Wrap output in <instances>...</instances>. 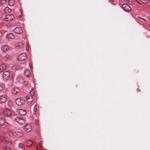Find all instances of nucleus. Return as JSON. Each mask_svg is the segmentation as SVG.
<instances>
[{
    "instance_id": "26",
    "label": "nucleus",
    "mask_w": 150,
    "mask_h": 150,
    "mask_svg": "<svg viewBox=\"0 0 150 150\" xmlns=\"http://www.w3.org/2000/svg\"><path fill=\"white\" fill-rule=\"evenodd\" d=\"M4 12L6 13H8L11 12V9L8 7H6L4 10Z\"/></svg>"
},
{
    "instance_id": "6",
    "label": "nucleus",
    "mask_w": 150,
    "mask_h": 150,
    "mask_svg": "<svg viewBox=\"0 0 150 150\" xmlns=\"http://www.w3.org/2000/svg\"><path fill=\"white\" fill-rule=\"evenodd\" d=\"M10 74L8 71H5L3 74V78L5 79H7L9 78Z\"/></svg>"
},
{
    "instance_id": "20",
    "label": "nucleus",
    "mask_w": 150,
    "mask_h": 150,
    "mask_svg": "<svg viewBox=\"0 0 150 150\" xmlns=\"http://www.w3.org/2000/svg\"><path fill=\"white\" fill-rule=\"evenodd\" d=\"M15 134L18 137H22L23 135V133L20 131H16L15 132Z\"/></svg>"
},
{
    "instance_id": "44",
    "label": "nucleus",
    "mask_w": 150,
    "mask_h": 150,
    "mask_svg": "<svg viewBox=\"0 0 150 150\" xmlns=\"http://www.w3.org/2000/svg\"><path fill=\"white\" fill-rule=\"evenodd\" d=\"M2 35V34L1 32L0 31V37H1Z\"/></svg>"
},
{
    "instance_id": "23",
    "label": "nucleus",
    "mask_w": 150,
    "mask_h": 150,
    "mask_svg": "<svg viewBox=\"0 0 150 150\" xmlns=\"http://www.w3.org/2000/svg\"><path fill=\"white\" fill-rule=\"evenodd\" d=\"M33 144V142L31 140H29L27 141L26 142V145L27 146H31Z\"/></svg>"
},
{
    "instance_id": "47",
    "label": "nucleus",
    "mask_w": 150,
    "mask_h": 150,
    "mask_svg": "<svg viewBox=\"0 0 150 150\" xmlns=\"http://www.w3.org/2000/svg\"><path fill=\"white\" fill-rule=\"evenodd\" d=\"M21 15H22V11H21Z\"/></svg>"
},
{
    "instance_id": "9",
    "label": "nucleus",
    "mask_w": 150,
    "mask_h": 150,
    "mask_svg": "<svg viewBox=\"0 0 150 150\" xmlns=\"http://www.w3.org/2000/svg\"><path fill=\"white\" fill-rule=\"evenodd\" d=\"M24 129L27 132H29L32 129V127L31 125L27 124L25 125L24 127Z\"/></svg>"
},
{
    "instance_id": "13",
    "label": "nucleus",
    "mask_w": 150,
    "mask_h": 150,
    "mask_svg": "<svg viewBox=\"0 0 150 150\" xmlns=\"http://www.w3.org/2000/svg\"><path fill=\"white\" fill-rule=\"evenodd\" d=\"M6 97L5 95H1L0 96V103H4L6 100Z\"/></svg>"
},
{
    "instance_id": "21",
    "label": "nucleus",
    "mask_w": 150,
    "mask_h": 150,
    "mask_svg": "<svg viewBox=\"0 0 150 150\" xmlns=\"http://www.w3.org/2000/svg\"><path fill=\"white\" fill-rule=\"evenodd\" d=\"M137 18L138 20H139V21L144 22L145 23H146L147 22V20L143 18H142L139 16H138Z\"/></svg>"
},
{
    "instance_id": "28",
    "label": "nucleus",
    "mask_w": 150,
    "mask_h": 150,
    "mask_svg": "<svg viewBox=\"0 0 150 150\" xmlns=\"http://www.w3.org/2000/svg\"><path fill=\"white\" fill-rule=\"evenodd\" d=\"M37 110V105L36 104L34 106L33 110V114L34 115H35L36 114V112Z\"/></svg>"
},
{
    "instance_id": "22",
    "label": "nucleus",
    "mask_w": 150,
    "mask_h": 150,
    "mask_svg": "<svg viewBox=\"0 0 150 150\" xmlns=\"http://www.w3.org/2000/svg\"><path fill=\"white\" fill-rule=\"evenodd\" d=\"M5 121L4 118H0V125L3 126L5 124Z\"/></svg>"
},
{
    "instance_id": "2",
    "label": "nucleus",
    "mask_w": 150,
    "mask_h": 150,
    "mask_svg": "<svg viewBox=\"0 0 150 150\" xmlns=\"http://www.w3.org/2000/svg\"><path fill=\"white\" fill-rule=\"evenodd\" d=\"M0 140L3 142L7 143L8 144H11L9 139L5 138L3 136H0Z\"/></svg>"
},
{
    "instance_id": "33",
    "label": "nucleus",
    "mask_w": 150,
    "mask_h": 150,
    "mask_svg": "<svg viewBox=\"0 0 150 150\" xmlns=\"http://www.w3.org/2000/svg\"><path fill=\"white\" fill-rule=\"evenodd\" d=\"M6 0H1L0 3L1 4H4L6 3Z\"/></svg>"
},
{
    "instance_id": "29",
    "label": "nucleus",
    "mask_w": 150,
    "mask_h": 150,
    "mask_svg": "<svg viewBox=\"0 0 150 150\" xmlns=\"http://www.w3.org/2000/svg\"><path fill=\"white\" fill-rule=\"evenodd\" d=\"M126 1L127 3L129 4H133L134 2V0H126Z\"/></svg>"
},
{
    "instance_id": "41",
    "label": "nucleus",
    "mask_w": 150,
    "mask_h": 150,
    "mask_svg": "<svg viewBox=\"0 0 150 150\" xmlns=\"http://www.w3.org/2000/svg\"><path fill=\"white\" fill-rule=\"evenodd\" d=\"M39 144L40 146V147H41L42 146V142H41V141L39 142Z\"/></svg>"
},
{
    "instance_id": "42",
    "label": "nucleus",
    "mask_w": 150,
    "mask_h": 150,
    "mask_svg": "<svg viewBox=\"0 0 150 150\" xmlns=\"http://www.w3.org/2000/svg\"><path fill=\"white\" fill-rule=\"evenodd\" d=\"M12 69L15 70L16 69V65L13 66L12 67Z\"/></svg>"
},
{
    "instance_id": "48",
    "label": "nucleus",
    "mask_w": 150,
    "mask_h": 150,
    "mask_svg": "<svg viewBox=\"0 0 150 150\" xmlns=\"http://www.w3.org/2000/svg\"><path fill=\"white\" fill-rule=\"evenodd\" d=\"M148 1H149V2H150V0H148Z\"/></svg>"
},
{
    "instance_id": "36",
    "label": "nucleus",
    "mask_w": 150,
    "mask_h": 150,
    "mask_svg": "<svg viewBox=\"0 0 150 150\" xmlns=\"http://www.w3.org/2000/svg\"><path fill=\"white\" fill-rule=\"evenodd\" d=\"M8 133L9 134V135L10 136H12V132L11 131V130H8L7 131Z\"/></svg>"
},
{
    "instance_id": "7",
    "label": "nucleus",
    "mask_w": 150,
    "mask_h": 150,
    "mask_svg": "<svg viewBox=\"0 0 150 150\" xmlns=\"http://www.w3.org/2000/svg\"><path fill=\"white\" fill-rule=\"evenodd\" d=\"M16 102L17 105L21 106L24 104L25 102L23 100L21 99V98H18L16 100Z\"/></svg>"
},
{
    "instance_id": "43",
    "label": "nucleus",
    "mask_w": 150,
    "mask_h": 150,
    "mask_svg": "<svg viewBox=\"0 0 150 150\" xmlns=\"http://www.w3.org/2000/svg\"><path fill=\"white\" fill-rule=\"evenodd\" d=\"M111 2H114L116 0H110Z\"/></svg>"
},
{
    "instance_id": "39",
    "label": "nucleus",
    "mask_w": 150,
    "mask_h": 150,
    "mask_svg": "<svg viewBox=\"0 0 150 150\" xmlns=\"http://www.w3.org/2000/svg\"><path fill=\"white\" fill-rule=\"evenodd\" d=\"M26 49L27 50H28L29 49V46L28 43H27L26 44Z\"/></svg>"
},
{
    "instance_id": "45",
    "label": "nucleus",
    "mask_w": 150,
    "mask_h": 150,
    "mask_svg": "<svg viewBox=\"0 0 150 150\" xmlns=\"http://www.w3.org/2000/svg\"><path fill=\"white\" fill-rule=\"evenodd\" d=\"M29 65H30V68H31L32 69L33 68L32 66V65H31L30 64Z\"/></svg>"
},
{
    "instance_id": "1",
    "label": "nucleus",
    "mask_w": 150,
    "mask_h": 150,
    "mask_svg": "<svg viewBox=\"0 0 150 150\" xmlns=\"http://www.w3.org/2000/svg\"><path fill=\"white\" fill-rule=\"evenodd\" d=\"M14 120L21 125H23L25 122L24 118L18 117H16L14 119Z\"/></svg>"
},
{
    "instance_id": "3",
    "label": "nucleus",
    "mask_w": 150,
    "mask_h": 150,
    "mask_svg": "<svg viewBox=\"0 0 150 150\" xmlns=\"http://www.w3.org/2000/svg\"><path fill=\"white\" fill-rule=\"evenodd\" d=\"M26 58V54L25 53H22L18 56V59L19 61H21L25 60Z\"/></svg>"
},
{
    "instance_id": "24",
    "label": "nucleus",
    "mask_w": 150,
    "mask_h": 150,
    "mask_svg": "<svg viewBox=\"0 0 150 150\" xmlns=\"http://www.w3.org/2000/svg\"><path fill=\"white\" fill-rule=\"evenodd\" d=\"M24 73L25 75L27 76H29L30 75V71L28 69H26L24 71Z\"/></svg>"
},
{
    "instance_id": "40",
    "label": "nucleus",
    "mask_w": 150,
    "mask_h": 150,
    "mask_svg": "<svg viewBox=\"0 0 150 150\" xmlns=\"http://www.w3.org/2000/svg\"><path fill=\"white\" fill-rule=\"evenodd\" d=\"M4 113L3 110L0 109V115H2Z\"/></svg>"
},
{
    "instance_id": "35",
    "label": "nucleus",
    "mask_w": 150,
    "mask_h": 150,
    "mask_svg": "<svg viewBox=\"0 0 150 150\" xmlns=\"http://www.w3.org/2000/svg\"><path fill=\"white\" fill-rule=\"evenodd\" d=\"M28 84V82L27 81L24 80L23 82V84L25 86H27Z\"/></svg>"
},
{
    "instance_id": "5",
    "label": "nucleus",
    "mask_w": 150,
    "mask_h": 150,
    "mask_svg": "<svg viewBox=\"0 0 150 150\" xmlns=\"http://www.w3.org/2000/svg\"><path fill=\"white\" fill-rule=\"evenodd\" d=\"M3 114L6 116L9 117L11 115L12 112L9 109L6 108L4 110Z\"/></svg>"
},
{
    "instance_id": "38",
    "label": "nucleus",
    "mask_w": 150,
    "mask_h": 150,
    "mask_svg": "<svg viewBox=\"0 0 150 150\" xmlns=\"http://www.w3.org/2000/svg\"><path fill=\"white\" fill-rule=\"evenodd\" d=\"M140 1L144 3H146L147 2L148 0H140Z\"/></svg>"
},
{
    "instance_id": "12",
    "label": "nucleus",
    "mask_w": 150,
    "mask_h": 150,
    "mask_svg": "<svg viewBox=\"0 0 150 150\" xmlns=\"http://www.w3.org/2000/svg\"><path fill=\"white\" fill-rule=\"evenodd\" d=\"M9 49V47L8 45H4L2 46L1 47V50L4 52H6L8 51Z\"/></svg>"
},
{
    "instance_id": "11",
    "label": "nucleus",
    "mask_w": 150,
    "mask_h": 150,
    "mask_svg": "<svg viewBox=\"0 0 150 150\" xmlns=\"http://www.w3.org/2000/svg\"><path fill=\"white\" fill-rule=\"evenodd\" d=\"M26 101L29 104H31L33 100L32 96H30V95H28L26 96Z\"/></svg>"
},
{
    "instance_id": "19",
    "label": "nucleus",
    "mask_w": 150,
    "mask_h": 150,
    "mask_svg": "<svg viewBox=\"0 0 150 150\" xmlns=\"http://www.w3.org/2000/svg\"><path fill=\"white\" fill-rule=\"evenodd\" d=\"M19 91V89L17 88H12L11 92L13 94H16Z\"/></svg>"
},
{
    "instance_id": "14",
    "label": "nucleus",
    "mask_w": 150,
    "mask_h": 150,
    "mask_svg": "<svg viewBox=\"0 0 150 150\" xmlns=\"http://www.w3.org/2000/svg\"><path fill=\"white\" fill-rule=\"evenodd\" d=\"M18 113L21 115H25L26 113V112L25 110L22 109H19L17 110Z\"/></svg>"
},
{
    "instance_id": "34",
    "label": "nucleus",
    "mask_w": 150,
    "mask_h": 150,
    "mask_svg": "<svg viewBox=\"0 0 150 150\" xmlns=\"http://www.w3.org/2000/svg\"><path fill=\"white\" fill-rule=\"evenodd\" d=\"M3 150H10V149L8 147L6 146H4L3 148Z\"/></svg>"
},
{
    "instance_id": "4",
    "label": "nucleus",
    "mask_w": 150,
    "mask_h": 150,
    "mask_svg": "<svg viewBox=\"0 0 150 150\" xmlns=\"http://www.w3.org/2000/svg\"><path fill=\"white\" fill-rule=\"evenodd\" d=\"M122 7L123 10L126 12H129L131 10V7L127 4H123L122 5Z\"/></svg>"
},
{
    "instance_id": "25",
    "label": "nucleus",
    "mask_w": 150,
    "mask_h": 150,
    "mask_svg": "<svg viewBox=\"0 0 150 150\" xmlns=\"http://www.w3.org/2000/svg\"><path fill=\"white\" fill-rule=\"evenodd\" d=\"M15 3V1L14 0H8V4L10 6H12Z\"/></svg>"
},
{
    "instance_id": "17",
    "label": "nucleus",
    "mask_w": 150,
    "mask_h": 150,
    "mask_svg": "<svg viewBox=\"0 0 150 150\" xmlns=\"http://www.w3.org/2000/svg\"><path fill=\"white\" fill-rule=\"evenodd\" d=\"M6 37L8 39H13L15 38V36L13 33H10L7 35Z\"/></svg>"
},
{
    "instance_id": "31",
    "label": "nucleus",
    "mask_w": 150,
    "mask_h": 150,
    "mask_svg": "<svg viewBox=\"0 0 150 150\" xmlns=\"http://www.w3.org/2000/svg\"><path fill=\"white\" fill-rule=\"evenodd\" d=\"M19 147L21 149H23L24 147V144L22 143H19Z\"/></svg>"
},
{
    "instance_id": "15",
    "label": "nucleus",
    "mask_w": 150,
    "mask_h": 150,
    "mask_svg": "<svg viewBox=\"0 0 150 150\" xmlns=\"http://www.w3.org/2000/svg\"><path fill=\"white\" fill-rule=\"evenodd\" d=\"M11 59V57L8 54H6L5 56L3 57V60L5 61H8L9 60Z\"/></svg>"
},
{
    "instance_id": "32",
    "label": "nucleus",
    "mask_w": 150,
    "mask_h": 150,
    "mask_svg": "<svg viewBox=\"0 0 150 150\" xmlns=\"http://www.w3.org/2000/svg\"><path fill=\"white\" fill-rule=\"evenodd\" d=\"M8 105L10 107H11L13 105V102L11 100H9L8 102Z\"/></svg>"
},
{
    "instance_id": "37",
    "label": "nucleus",
    "mask_w": 150,
    "mask_h": 150,
    "mask_svg": "<svg viewBox=\"0 0 150 150\" xmlns=\"http://www.w3.org/2000/svg\"><path fill=\"white\" fill-rule=\"evenodd\" d=\"M4 87V86L2 84H0V91H2Z\"/></svg>"
},
{
    "instance_id": "49",
    "label": "nucleus",
    "mask_w": 150,
    "mask_h": 150,
    "mask_svg": "<svg viewBox=\"0 0 150 150\" xmlns=\"http://www.w3.org/2000/svg\"><path fill=\"white\" fill-rule=\"evenodd\" d=\"M138 91H140V90H138Z\"/></svg>"
},
{
    "instance_id": "8",
    "label": "nucleus",
    "mask_w": 150,
    "mask_h": 150,
    "mask_svg": "<svg viewBox=\"0 0 150 150\" xmlns=\"http://www.w3.org/2000/svg\"><path fill=\"white\" fill-rule=\"evenodd\" d=\"M14 18V16L13 15L11 14L6 16L4 19L6 21H9L12 20Z\"/></svg>"
},
{
    "instance_id": "27",
    "label": "nucleus",
    "mask_w": 150,
    "mask_h": 150,
    "mask_svg": "<svg viewBox=\"0 0 150 150\" xmlns=\"http://www.w3.org/2000/svg\"><path fill=\"white\" fill-rule=\"evenodd\" d=\"M16 80L18 81H19V82L20 83H22L23 82V79L21 77L19 76H18L17 77Z\"/></svg>"
},
{
    "instance_id": "10",
    "label": "nucleus",
    "mask_w": 150,
    "mask_h": 150,
    "mask_svg": "<svg viewBox=\"0 0 150 150\" xmlns=\"http://www.w3.org/2000/svg\"><path fill=\"white\" fill-rule=\"evenodd\" d=\"M14 31L17 34L21 33L23 32L22 28L19 27H16L14 29Z\"/></svg>"
},
{
    "instance_id": "16",
    "label": "nucleus",
    "mask_w": 150,
    "mask_h": 150,
    "mask_svg": "<svg viewBox=\"0 0 150 150\" xmlns=\"http://www.w3.org/2000/svg\"><path fill=\"white\" fill-rule=\"evenodd\" d=\"M6 64L4 63H3L0 65V72H2L6 68Z\"/></svg>"
},
{
    "instance_id": "30",
    "label": "nucleus",
    "mask_w": 150,
    "mask_h": 150,
    "mask_svg": "<svg viewBox=\"0 0 150 150\" xmlns=\"http://www.w3.org/2000/svg\"><path fill=\"white\" fill-rule=\"evenodd\" d=\"M30 96H32V97L33 96L35 95L34 91L33 89H32L30 92Z\"/></svg>"
},
{
    "instance_id": "46",
    "label": "nucleus",
    "mask_w": 150,
    "mask_h": 150,
    "mask_svg": "<svg viewBox=\"0 0 150 150\" xmlns=\"http://www.w3.org/2000/svg\"><path fill=\"white\" fill-rule=\"evenodd\" d=\"M22 15H21L20 14V15H19V16H18V17H19V18H21V17H22Z\"/></svg>"
},
{
    "instance_id": "18",
    "label": "nucleus",
    "mask_w": 150,
    "mask_h": 150,
    "mask_svg": "<svg viewBox=\"0 0 150 150\" xmlns=\"http://www.w3.org/2000/svg\"><path fill=\"white\" fill-rule=\"evenodd\" d=\"M23 46V44L21 42H19L16 44L15 47L16 48H20L22 47Z\"/></svg>"
}]
</instances>
